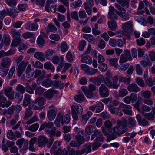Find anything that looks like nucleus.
Returning <instances> with one entry per match:
<instances>
[{
    "label": "nucleus",
    "mask_w": 155,
    "mask_h": 155,
    "mask_svg": "<svg viewBox=\"0 0 155 155\" xmlns=\"http://www.w3.org/2000/svg\"><path fill=\"white\" fill-rule=\"evenodd\" d=\"M71 112L78 113V114H81L83 111L82 107L79 104H75L71 107Z\"/></svg>",
    "instance_id": "nucleus-25"
},
{
    "label": "nucleus",
    "mask_w": 155,
    "mask_h": 155,
    "mask_svg": "<svg viewBox=\"0 0 155 155\" xmlns=\"http://www.w3.org/2000/svg\"><path fill=\"white\" fill-rule=\"evenodd\" d=\"M56 130V127H53L48 129L47 128L45 130L46 133L50 134V137H51L54 136Z\"/></svg>",
    "instance_id": "nucleus-42"
},
{
    "label": "nucleus",
    "mask_w": 155,
    "mask_h": 155,
    "mask_svg": "<svg viewBox=\"0 0 155 155\" xmlns=\"http://www.w3.org/2000/svg\"><path fill=\"white\" fill-rule=\"evenodd\" d=\"M34 57L41 61L45 60V57L44 54L40 52H36L34 54Z\"/></svg>",
    "instance_id": "nucleus-37"
},
{
    "label": "nucleus",
    "mask_w": 155,
    "mask_h": 155,
    "mask_svg": "<svg viewBox=\"0 0 155 155\" xmlns=\"http://www.w3.org/2000/svg\"><path fill=\"white\" fill-rule=\"evenodd\" d=\"M92 115V112L88 111L86 114L81 116V123L83 125H85L90 117Z\"/></svg>",
    "instance_id": "nucleus-31"
},
{
    "label": "nucleus",
    "mask_w": 155,
    "mask_h": 155,
    "mask_svg": "<svg viewBox=\"0 0 155 155\" xmlns=\"http://www.w3.org/2000/svg\"><path fill=\"white\" fill-rule=\"evenodd\" d=\"M11 41V38L9 35H4L1 43L0 44V49L2 48L4 45L7 46H9Z\"/></svg>",
    "instance_id": "nucleus-19"
},
{
    "label": "nucleus",
    "mask_w": 155,
    "mask_h": 155,
    "mask_svg": "<svg viewBox=\"0 0 155 155\" xmlns=\"http://www.w3.org/2000/svg\"><path fill=\"white\" fill-rule=\"evenodd\" d=\"M55 91L52 89H49L46 91L44 94V96L47 99H51L53 97Z\"/></svg>",
    "instance_id": "nucleus-27"
},
{
    "label": "nucleus",
    "mask_w": 155,
    "mask_h": 155,
    "mask_svg": "<svg viewBox=\"0 0 155 155\" xmlns=\"http://www.w3.org/2000/svg\"><path fill=\"white\" fill-rule=\"evenodd\" d=\"M11 59L8 57H6L2 59L1 61V65L2 67L1 68V71L3 73L2 75L1 74V76L2 77L5 76L8 73L9 69V66L11 64Z\"/></svg>",
    "instance_id": "nucleus-1"
},
{
    "label": "nucleus",
    "mask_w": 155,
    "mask_h": 155,
    "mask_svg": "<svg viewBox=\"0 0 155 155\" xmlns=\"http://www.w3.org/2000/svg\"><path fill=\"white\" fill-rule=\"evenodd\" d=\"M108 26L109 28L112 30H114L117 27V23L114 21H110L107 22Z\"/></svg>",
    "instance_id": "nucleus-46"
},
{
    "label": "nucleus",
    "mask_w": 155,
    "mask_h": 155,
    "mask_svg": "<svg viewBox=\"0 0 155 155\" xmlns=\"http://www.w3.org/2000/svg\"><path fill=\"white\" fill-rule=\"evenodd\" d=\"M94 4V2L93 0H87L86 2L84 3V9L89 15L91 14V8Z\"/></svg>",
    "instance_id": "nucleus-16"
},
{
    "label": "nucleus",
    "mask_w": 155,
    "mask_h": 155,
    "mask_svg": "<svg viewBox=\"0 0 155 155\" xmlns=\"http://www.w3.org/2000/svg\"><path fill=\"white\" fill-rule=\"evenodd\" d=\"M132 59L130 51L128 50H126L124 51L123 53L121 55L119 62L123 63L127 61L128 60H130Z\"/></svg>",
    "instance_id": "nucleus-7"
},
{
    "label": "nucleus",
    "mask_w": 155,
    "mask_h": 155,
    "mask_svg": "<svg viewBox=\"0 0 155 155\" xmlns=\"http://www.w3.org/2000/svg\"><path fill=\"white\" fill-rule=\"evenodd\" d=\"M92 115V112L88 111L86 114L81 116V123L83 125H85L90 117Z\"/></svg>",
    "instance_id": "nucleus-30"
},
{
    "label": "nucleus",
    "mask_w": 155,
    "mask_h": 155,
    "mask_svg": "<svg viewBox=\"0 0 155 155\" xmlns=\"http://www.w3.org/2000/svg\"><path fill=\"white\" fill-rule=\"evenodd\" d=\"M48 142V139L44 136H40L37 139L39 147L45 146Z\"/></svg>",
    "instance_id": "nucleus-23"
},
{
    "label": "nucleus",
    "mask_w": 155,
    "mask_h": 155,
    "mask_svg": "<svg viewBox=\"0 0 155 155\" xmlns=\"http://www.w3.org/2000/svg\"><path fill=\"white\" fill-rule=\"evenodd\" d=\"M28 64V62L25 63L24 61H22L19 64L17 69L18 71V75L20 77L25 71L26 66Z\"/></svg>",
    "instance_id": "nucleus-14"
},
{
    "label": "nucleus",
    "mask_w": 155,
    "mask_h": 155,
    "mask_svg": "<svg viewBox=\"0 0 155 155\" xmlns=\"http://www.w3.org/2000/svg\"><path fill=\"white\" fill-rule=\"evenodd\" d=\"M99 93L102 97H106L109 95V91L104 84H102L99 88Z\"/></svg>",
    "instance_id": "nucleus-13"
},
{
    "label": "nucleus",
    "mask_w": 155,
    "mask_h": 155,
    "mask_svg": "<svg viewBox=\"0 0 155 155\" xmlns=\"http://www.w3.org/2000/svg\"><path fill=\"white\" fill-rule=\"evenodd\" d=\"M14 97L19 102H21L23 99V94H20L19 93L16 92H14Z\"/></svg>",
    "instance_id": "nucleus-58"
},
{
    "label": "nucleus",
    "mask_w": 155,
    "mask_h": 155,
    "mask_svg": "<svg viewBox=\"0 0 155 155\" xmlns=\"http://www.w3.org/2000/svg\"><path fill=\"white\" fill-rule=\"evenodd\" d=\"M82 3V2L81 0H78L77 1H75L71 3V7L73 6L74 8H77L80 7Z\"/></svg>",
    "instance_id": "nucleus-61"
},
{
    "label": "nucleus",
    "mask_w": 155,
    "mask_h": 155,
    "mask_svg": "<svg viewBox=\"0 0 155 155\" xmlns=\"http://www.w3.org/2000/svg\"><path fill=\"white\" fill-rule=\"evenodd\" d=\"M37 43L40 47H41L45 42L43 37L41 35L39 36L37 39Z\"/></svg>",
    "instance_id": "nucleus-62"
},
{
    "label": "nucleus",
    "mask_w": 155,
    "mask_h": 155,
    "mask_svg": "<svg viewBox=\"0 0 155 155\" xmlns=\"http://www.w3.org/2000/svg\"><path fill=\"white\" fill-rule=\"evenodd\" d=\"M136 118L139 125L144 126L148 125V122L146 118H143L140 114H137Z\"/></svg>",
    "instance_id": "nucleus-18"
},
{
    "label": "nucleus",
    "mask_w": 155,
    "mask_h": 155,
    "mask_svg": "<svg viewBox=\"0 0 155 155\" xmlns=\"http://www.w3.org/2000/svg\"><path fill=\"white\" fill-rule=\"evenodd\" d=\"M7 137L10 140H16L15 134L12 130H9L8 131L7 133Z\"/></svg>",
    "instance_id": "nucleus-56"
},
{
    "label": "nucleus",
    "mask_w": 155,
    "mask_h": 155,
    "mask_svg": "<svg viewBox=\"0 0 155 155\" xmlns=\"http://www.w3.org/2000/svg\"><path fill=\"white\" fill-rule=\"evenodd\" d=\"M109 64L112 66H116L117 65L118 59L116 58L107 59Z\"/></svg>",
    "instance_id": "nucleus-57"
},
{
    "label": "nucleus",
    "mask_w": 155,
    "mask_h": 155,
    "mask_svg": "<svg viewBox=\"0 0 155 155\" xmlns=\"http://www.w3.org/2000/svg\"><path fill=\"white\" fill-rule=\"evenodd\" d=\"M22 36L25 39H27L33 37L34 35L32 32H27L23 34Z\"/></svg>",
    "instance_id": "nucleus-63"
},
{
    "label": "nucleus",
    "mask_w": 155,
    "mask_h": 155,
    "mask_svg": "<svg viewBox=\"0 0 155 155\" xmlns=\"http://www.w3.org/2000/svg\"><path fill=\"white\" fill-rule=\"evenodd\" d=\"M122 28L125 33L128 34L130 33L133 30L132 21H130L123 23L122 25Z\"/></svg>",
    "instance_id": "nucleus-5"
},
{
    "label": "nucleus",
    "mask_w": 155,
    "mask_h": 155,
    "mask_svg": "<svg viewBox=\"0 0 155 155\" xmlns=\"http://www.w3.org/2000/svg\"><path fill=\"white\" fill-rule=\"evenodd\" d=\"M96 137L95 140H97L99 142H103L104 140L103 135L101 131H99L97 129L95 130L91 136V140H93Z\"/></svg>",
    "instance_id": "nucleus-9"
},
{
    "label": "nucleus",
    "mask_w": 155,
    "mask_h": 155,
    "mask_svg": "<svg viewBox=\"0 0 155 155\" xmlns=\"http://www.w3.org/2000/svg\"><path fill=\"white\" fill-rule=\"evenodd\" d=\"M11 104V102L7 101L6 98L0 94V106L2 107H8Z\"/></svg>",
    "instance_id": "nucleus-22"
},
{
    "label": "nucleus",
    "mask_w": 155,
    "mask_h": 155,
    "mask_svg": "<svg viewBox=\"0 0 155 155\" xmlns=\"http://www.w3.org/2000/svg\"><path fill=\"white\" fill-rule=\"evenodd\" d=\"M109 11L107 17L109 19L112 21L116 20L118 19V17L117 15L114 13L115 10L114 7L112 6H110L109 8Z\"/></svg>",
    "instance_id": "nucleus-15"
},
{
    "label": "nucleus",
    "mask_w": 155,
    "mask_h": 155,
    "mask_svg": "<svg viewBox=\"0 0 155 155\" xmlns=\"http://www.w3.org/2000/svg\"><path fill=\"white\" fill-rule=\"evenodd\" d=\"M96 79L95 84L99 86L104 81V78L102 75L100 74L97 77H96Z\"/></svg>",
    "instance_id": "nucleus-54"
},
{
    "label": "nucleus",
    "mask_w": 155,
    "mask_h": 155,
    "mask_svg": "<svg viewBox=\"0 0 155 155\" xmlns=\"http://www.w3.org/2000/svg\"><path fill=\"white\" fill-rule=\"evenodd\" d=\"M140 94L142 96L146 98H149L151 96V92L148 90L142 91H141Z\"/></svg>",
    "instance_id": "nucleus-48"
},
{
    "label": "nucleus",
    "mask_w": 155,
    "mask_h": 155,
    "mask_svg": "<svg viewBox=\"0 0 155 155\" xmlns=\"http://www.w3.org/2000/svg\"><path fill=\"white\" fill-rule=\"evenodd\" d=\"M144 116L146 119H147L153 121L154 120V115L152 113H146L144 115Z\"/></svg>",
    "instance_id": "nucleus-60"
},
{
    "label": "nucleus",
    "mask_w": 155,
    "mask_h": 155,
    "mask_svg": "<svg viewBox=\"0 0 155 155\" xmlns=\"http://www.w3.org/2000/svg\"><path fill=\"white\" fill-rule=\"evenodd\" d=\"M137 100V94L134 93H132L130 96L126 97L123 99V101L125 103L129 104L131 102L134 103L136 102Z\"/></svg>",
    "instance_id": "nucleus-6"
},
{
    "label": "nucleus",
    "mask_w": 155,
    "mask_h": 155,
    "mask_svg": "<svg viewBox=\"0 0 155 155\" xmlns=\"http://www.w3.org/2000/svg\"><path fill=\"white\" fill-rule=\"evenodd\" d=\"M84 134L83 131L81 130L79 131L77 135L75 136V139L77 141H78L81 143L82 144L85 141H87L90 139V137H88V139L85 140L84 137Z\"/></svg>",
    "instance_id": "nucleus-21"
},
{
    "label": "nucleus",
    "mask_w": 155,
    "mask_h": 155,
    "mask_svg": "<svg viewBox=\"0 0 155 155\" xmlns=\"http://www.w3.org/2000/svg\"><path fill=\"white\" fill-rule=\"evenodd\" d=\"M147 85L150 87H151L155 84V79L150 78L145 81Z\"/></svg>",
    "instance_id": "nucleus-52"
},
{
    "label": "nucleus",
    "mask_w": 155,
    "mask_h": 155,
    "mask_svg": "<svg viewBox=\"0 0 155 155\" xmlns=\"http://www.w3.org/2000/svg\"><path fill=\"white\" fill-rule=\"evenodd\" d=\"M50 108L53 107V108L49 110L47 114V117L49 120L51 121L53 120L57 114V110L56 107L53 105L50 106Z\"/></svg>",
    "instance_id": "nucleus-10"
},
{
    "label": "nucleus",
    "mask_w": 155,
    "mask_h": 155,
    "mask_svg": "<svg viewBox=\"0 0 155 155\" xmlns=\"http://www.w3.org/2000/svg\"><path fill=\"white\" fill-rule=\"evenodd\" d=\"M15 91L19 93L20 94H23L25 91L24 87L20 84H18L15 88Z\"/></svg>",
    "instance_id": "nucleus-51"
},
{
    "label": "nucleus",
    "mask_w": 155,
    "mask_h": 155,
    "mask_svg": "<svg viewBox=\"0 0 155 155\" xmlns=\"http://www.w3.org/2000/svg\"><path fill=\"white\" fill-rule=\"evenodd\" d=\"M25 27L27 30L35 31L38 29V25L37 24L28 23L25 24Z\"/></svg>",
    "instance_id": "nucleus-28"
},
{
    "label": "nucleus",
    "mask_w": 155,
    "mask_h": 155,
    "mask_svg": "<svg viewBox=\"0 0 155 155\" xmlns=\"http://www.w3.org/2000/svg\"><path fill=\"white\" fill-rule=\"evenodd\" d=\"M55 52L54 50L49 49L47 50L44 54L45 58L47 60H51L53 57V55L55 54Z\"/></svg>",
    "instance_id": "nucleus-33"
},
{
    "label": "nucleus",
    "mask_w": 155,
    "mask_h": 155,
    "mask_svg": "<svg viewBox=\"0 0 155 155\" xmlns=\"http://www.w3.org/2000/svg\"><path fill=\"white\" fill-rule=\"evenodd\" d=\"M116 13L121 18L123 21H125L129 19L130 15L126 12V10L124 8H122L120 12L116 10Z\"/></svg>",
    "instance_id": "nucleus-8"
},
{
    "label": "nucleus",
    "mask_w": 155,
    "mask_h": 155,
    "mask_svg": "<svg viewBox=\"0 0 155 155\" xmlns=\"http://www.w3.org/2000/svg\"><path fill=\"white\" fill-rule=\"evenodd\" d=\"M39 125L38 124L35 123L31 125L28 128V130L33 132H35L38 129Z\"/></svg>",
    "instance_id": "nucleus-53"
},
{
    "label": "nucleus",
    "mask_w": 155,
    "mask_h": 155,
    "mask_svg": "<svg viewBox=\"0 0 155 155\" xmlns=\"http://www.w3.org/2000/svg\"><path fill=\"white\" fill-rule=\"evenodd\" d=\"M10 33L13 39L21 41L20 38L21 33L18 31H16L14 28H12L10 30Z\"/></svg>",
    "instance_id": "nucleus-32"
},
{
    "label": "nucleus",
    "mask_w": 155,
    "mask_h": 155,
    "mask_svg": "<svg viewBox=\"0 0 155 155\" xmlns=\"http://www.w3.org/2000/svg\"><path fill=\"white\" fill-rule=\"evenodd\" d=\"M35 71L33 69H31V65L30 64L28 65L26 72V76L28 78H30L33 76Z\"/></svg>",
    "instance_id": "nucleus-34"
},
{
    "label": "nucleus",
    "mask_w": 155,
    "mask_h": 155,
    "mask_svg": "<svg viewBox=\"0 0 155 155\" xmlns=\"http://www.w3.org/2000/svg\"><path fill=\"white\" fill-rule=\"evenodd\" d=\"M68 155H82L79 151H75L74 149L69 150V147H68Z\"/></svg>",
    "instance_id": "nucleus-55"
},
{
    "label": "nucleus",
    "mask_w": 155,
    "mask_h": 155,
    "mask_svg": "<svg viewBox=\"0 0 155 155\" xmlns=\"http://www.w3.org/2000/svg\"><path fill=\"white\" fill-rule=\"evenodd\" d=\"M127 89L130 92L134 93H137L140 90V88L134 83L128 85Z\"/></svg>",
    "instance_id": "nucleus-24"
},
{
    "label": "nucleus",
    "mask_w": 155,
    "mask_h": 155,
    "mask_svg": "<svg viewBox=\"0 0 155 155\" xmlns=\"http://www.w3.org/2000/svg\"><path fill=\"white\" fill-rule=\"evenodd\" d=\"M41 84L42 86L46 88L53 86V81L50 79H46L43 81Z\"/></svg>",
    "instance_id": "nucleus-35"
},
{
    "label": "nucleus",
    "mask_w": 155,
    "mask_h": 155,
    "mask_svg": "<svg viewBox=\"0 0 155 155\" xmlns=\"http://www.w3.org/2000/svg\"><path fill=\"white\" fill-rule=\"evenodd\" d=\"M12 88L10 87H7L4 88V92L5 95L10 100L14 99L13 94L12 93Z\"/></svg>",
    "instance_id": "nucleus-20"
},
{
    "label": "nucleus",
    "mask_w": 155,
    "mask_h": 155,
    "mask_svg": "<svg viewBox=\"0 0 155 155\" xmlns=\"http://www.w3.org/2000/svg\"><path fill=\"white\" fill-rule=\"evenodd\" d=\"M119 107L124 108L122 110L123 112L126 114L131 116L132 115L133 113L132 110L130 109L132 108V107L129 105H127L123 103H120L119 105Z\"/></svg>",
    "instance_id": "nucleus-12"
},
{
    "label": "nucleus",
    "mask_w": 155,
    "mask_h": 155,
    "mask_svg": "<svg viewBox=\"0 0 155 155\" xmlns=\"http://www.w3.org/2000/svg\"><path fill=\"white\" fill-rule=\"evenodd\" d=\"M64 85V83L59 81L54 80L53 81V86L56 87H58L60 89H62Z\"/></svg>",
    "instance_id": "nucleus-50"
},
{
    "label": "nucleus",
    "mask_w": 155,
    "mask_h": 155,
    "mask_svg": "<svg viewBox=\"0 0 155 155\" xmlns=\"http://www.w3.org/2000/svg\"><path fill=\"white\" fill-rule=\"evenodd\" d=\"M44 67L45 69L50 70L52 72L54 71V68L50 62L45 63L44 64Z\"/></svg>",
    "instance_id": "nucleus-41"
},
{
    "label": "nucleus",
    "mask_w": 155,
    "mask_h": 155,
    "mask_svg": "<svg viewBox=\"0 0 155 155\" xmlns=\"http://www.w3.org/2000/svg\"><path fill=\"white\" fill-rule=\"evenodd\" d=\"M131 78L129 77L127 78L126 77H123L120 76L119 78V83L123 82L126 84H130L131 82Z\"/></svg>",
    "instance_id": "nucleus-45"
},
{
    "label": "nucleus",
    "mask_w": 155,
    "mask_h": 155,
    "mask_svg": "<svg viewBox=\"0 0 155 155\" xmlns=\"http://www.w3.org/2000/svg\"><path fill=\"white\" fill-rule=\"evenodd\" d=\"M59 51H61L62 53H64L69 49V47L67 43L63 41L60 44H59L57 46Z\"/></svg>",
    "instance_id": "nucleus-26"
},
{
    "label": "nucleus",
    "mask_w": 155,
    "mask_h": 155,
    "mask_svg": "<svg viewBox=\"0 0 155 155\" xmlns=\"http://www.w3.org/2000/svg\"><path fill=\"white\" fill-rule=\"evenodd\" d=\"M127 122V121L126 120H124V122L120 121H118L117 123V126L114 127L111 129L113 133L118 136H120L124 133L126 130H123V129L125 124L124 123L126 124Z\"/></svg>",
    "instance_id": "nucleus-2"
},
{
    "label": "nucleus",
    "mask_w": 155,
    "mask_h": 155,
    "mask_svg": "<svg viewBox=\"0 0 155 155\" xmlns=\"http://www.w3.org/2000/svg\"><path fill=\"white\" fill-rule=\"evenodd\" d=\"M83 36L84 38L87 39L89 42L93 44L94 43L95 38L93 35L87 34H84Z\"/></svg>",
    "instance_id": "nucleus-39"
},
{
    "label": "nucleus",
    "mask_w": 155,
    "mask_h": 155,
    "mask_svg": "<svg viewBox=\"0 0 155 155\" xmlns=\"http://www.w3.org/2000/svg\"><path fill=\"white\" fill-rule=\"evenodd\" d=\"M104 81L105 85L109 88L117 89L119 87V85L117 84H113L110 79L104 78Z\"/></svg>",
    "instance_id": "nucleus-17"
},
{
    "label": "nucleus",
    "mask_w": 155,
    "mask_h": 155,
    "mask_svg": "<svg viewBox=\"0 0 155 155\" xmlns=\"http://www.w3.org/2000/svg\"><path fill=\"white\" fill-rule=\"evenodd\" d=\"M63 116L64 114L62 112H60L58 113L54 122L55 124L57 127H60V124L62 126L64 125Z\"/></svg>",
    "instance_id": "nucleus-11"
},
{
    "label": "nucleus",
    "mask_w": 155,
    "mask_h": 155,
    "mask_svg": "<svg viewBox=\"0 0 155 155\" xmlns=\"http://www.w3.org/2000/svg\"><path fill=\"white\" fill-rule=\"evenodd\" d=\"M32 114L33 113L30 109L26 108L25 110L24 119L25 120H27L32 115Z\"/></svg>",
    "instance_id": "nucleus-49"
},
{
    "label": "nucleus",
    "mask_w": 155,
    "mask_h": 155,
    "mask_svg": "<svg viewBox=\"0 0 155 155\" xmlns=\"http://www.w3.org/2000/svg\"><path fill=\"white\" fill-rule=\"evenodd\" d=\"M6 3L9 6L14 7L17 3L16 0H5Z\"/></svg>",
    "instance_id": "nucleus-64"
},
{
    "label": "nucleus",
    "mask_w": 155,
    "mask_h": 155,
    "mask_svg": "<svg viewBox=\"0 0 155 155\" xmlns=\"http://www.w3.org/2000/svg\"><path fill=\"white\" fill-rule=\"evenodd\" d=\"M31 96L27 94H25L24 97L22 105L24 107L27 106L30 103Z\"/></svg>",
    "instance_id": "nucleus-38"
},
{
    "label": "nucleus",
    "mask_w": 155,
    "mask_h": 155,
    "mask_svg": "<svg viewBox=\"0 0 155 155\" xmlns=\"http://www.w3.org/2000/svg\"><path fill=\"white\" fill-rule=\"evenodd\" d=\"M91 145L90 143H87L83 146V148L81 149V153L82 154L86 153L87 154L91 151Z\"/></svg>",
    "instance_id": "nucleus-29"
},
{
    "label": "nucleus",
    "mask_w": 155,
    "mask_h": 155,
    "mask_svg": "<svg viewBox=\"0 0 155 155\" xmlns=\"http://www.w3.org/2000/svg\"><path fill=\"white\" fill-rule=\"evenodd\" d=\"M96 88L95 85L91 84L89 85L88 88L86 86H83L82 87L81 89L87 97L91 98L93 97V92L95 91Z\"/></svg>",
    "instance_id": "nucleus-3"
},
{
    "label": "nucleus",
    "mask_w": 155,
    "mask_h": 155,
    "mask_svg": "<svg viewBox=\"0 0 155 155\" xmlns=\"http://www.w3.org/2000/svg\"><path fill=\"white\" fill-rule=\"evenodd\" d=\"M85 97L83 94H80L74 97L75 101L79 103L82 102L84 100Z\"/></svg>",
    "instance_id": "nucleus-43"
},
{
    "label": "nucleus",
    "mask_w": 155,
    "mask_h": 155,
    "mask_svg": "<svg viewBox=\"0 0 155 155\" xmlns=\"http://www.w3.org/2000/svg\"><path fill=\"white\" fill-rule=\"evenodd\" d=\"M104 105L101 102H99L96 105V113H98L101 112L103 109Z\"/></svg>",
    "instance_id": "nucleus-59"
},
{
    "label": "nucleus",
    "mask_w": 155,
    "mask_h": 155,
    "mask_svg": "<svg viewBox=\"0 0 155 155\" xmlns=\"http://www.w3.org/2000/svg\"><path fill=\"white\" fill-rule=\"evenodd\" d=\"M120 97L122 98L128 94V92L127 89L125 88H120L118 91Z\"/></svg>",
    "instance_id": "nucleus-44"
},
{
    "label": "nucleus",
    "mask_w": 155,
    "mask_h": 155,
    "mask_svg": "<svg viewBox=\"0 0 155 155\" xmlns=\"http://www.w3.org/2000/svg\"><path fill=\"white\" fill-rule=\"evenodd\" d=\"M57 30V28L52 23H49L47 26V32H55Z\"/></svg>",
    "instance_id": "nucleus-40"
},
{
    "label": "nucleus",
    "mask_w": 155,
    "mask_h": 155,
    "mask_svg": "<svg viewBox=\"0 0 155 155\" xmlns=\"http://www.w3.org/2000/svg\"><path fill=\"white\" fill-rule=\"evenodd\" d=\"M81 67L86 74L88 75H94L97 72H99L98 70L97 69L90 67L85 64H81Z\"/></svg>",
    "instance_id": "nucleus-4"
},
{
    "label": "nucleus",
    "mask_w": 155,
    "mask_h": 155,
    "mask_svg": "<svg viewBox=\"0 0 155 155\" xmlns=\"http://www.w3.org/2000/svg\"><path fill=\"white\" fill-rule=\"evenodd\" d=\"M45 101L44 98L43 97H39L36 99L35 101V103H37L40 106H42L45 104Z\"/></svg>",
    "instance_id": "nucleus-47"
},
{
    "label": "nucleus",
    "mask_w": 155,
    "mask_h": 155,
    "mask_svg": "<svg viewBox=\"0 0 155 155\" xmlns=\"http://www.w3.org/2000/svg\"><path fill=\"white\" fill-rule=\"evenodd\" d=\"M81 61L82 62L85 63L89 64H91L92 63V59L89 55H82Z\"/></svg>",
    "instance_id": "nucleus-36"
}]
</instances>
